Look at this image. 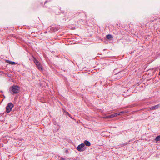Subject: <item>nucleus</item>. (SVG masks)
Segmentation results:
<instances>
[{"label":"nucleus","instance_id":"nucleus-1","mask_svg":"<svg viewBox=\"0 0 160 160\" xmlns=\"http://www.w3.org/2000/svg\"><path fill=\"white\" fill-rule=\"evenodd\" d=\"M20 87L15 85H13L11 87L9 88L10 92L12 95L17 94L18 93L19 91Z\"/></svg>","mask_w":160,"mask_h":160},{"label":"nucleus","instance_id":"nucleus-2","mask_svg":"<svg viewBox=\"0 0 160 160\" xmlns=\"http://www.w3.org/2000/svg\"><path fill=\"white\" fill-rule=\"evenodd\" d=\"M33 61L39 70L42 71L43 70V68L40 62L35 58L33 57Z\"/></svg>","mask_w":160,"mask_h":160},{"label":"nucleus","instance_id":"nucleus-3","mask_svg":"<svg viewBox=\"0 0 160 160\" xmlns=\"http://www.w3.org/2000/svg\"><path fill=\"white\" fill-rule=\"evenodd\" d=\"M13 104L11 102L8 103L6 107V112L7 113H9L12 110L13 107Z\"/></svg>","mask_w":160,"mask_h":160},{"label":"nucleus","instance_id":"nucleus-4","mask_svg":"<svg viewBox=\"0 0 160 160\" xmlns=\"http://www.w3.org/2000/svg\"><path fill=\"white\" fill-rule=\"evenodd\" d=\"M86 149L84 143H82L79 145L77 149L79 152L84 151Z\"/></svg>","mask_w":160,"mask_h":160},{"label":"nucleus","instance_id":"nucleus-5","mask_svg":"<svg viewBox=\"0 0 160 160\" xmlns=\"http://www.w3.org/2000/svg\"><path fill=\"white\" fill-rule=\"evenodd\" d=\"M118 114H118V113H116L109 115L107 116H106V118H111L117 116H118Z\"/></svg>","mask_w":160,"mask_h":160},{"label":"nucleus","instance_id":"nucleus-6","mask_svg":"<svg viewBox=\"0 0 160 160\" xmlns=\"http://www.w3.org/2000/svg\"><path fill=\"white\" fill-rule=\"evenodd\" d=\"M59 29V28L56 27H53L50 28V30L51 31L54 32L57 31Z\"/></svg>","mask_w":160,"mask_h":160},{"label":"nucleus","instance_id":"nucleus-7","mask_svg":"<svg viewBox=\"0 0 160 160\" xmlns=\"http://www.w3.org/2000/svg\"><path fill=\"white\" fill-rule=\"evenodd\" d=\"M159 107H160L159 104H158L157 105H155L154 106L151 107L150 108V109L151 110H155V109L158 108H159Z\"/></svg>","mask_w":160,"mask_h":160},{"label":"nucleus","instance_id":"nucleus-8","mask_svg":"<svg viewBox=\"0 0 160 160\" xmlns=\"http://www.w3.org/2000/svg\"><path fill=\"white\" fill-rule=\"evenodd\" d=\"M83 143L85 145H86L87 146H90L91 145L90 142L87 140L84 141Z\"/></svg>","mask_w":160,"mask_h":160},{"label":"nucleus","instance_id":"nucleus-9","mask_svg":"<svg viewBox=\"0 0 160 160\" xmlns=\"http://www.w3.org/2000/svg\"><path fill=\"white\" fill-rule=\"evenodd\" d=\"M6 62L9 64L12 65H15L16 64L15 62L13 61H11L8 60H7Z\"/></svg>","mask_w":160,"mask_h":160},{"label":"nucleus","instance_id":"nucleus-10","mask_svg":"<svg viewBox=\"0 0 160 160\" xmlns=\"http://www.w3.org/2000/svg\"><path fill=\"white\" fill-rule=\"evenodd\" d=\"M131 141V140H129L128 141V142L125 143H124L122 145V146H125V145H127L128 144H130V142Z\"/></svg>","mask_w":160,"mask_h":160},{"label":"nucleus","instance_id":"nucleus-11","mask_svg":"<svg viewBox=\"0 0 160 160\" xmlns=\"http://www.w3.org/2000/svg\"><path fill=\"white\" fill-rule=\"evenodd\" d=\"M155 140L157 142H160V135L157 136L155 139Z\"/></svg>","mask_w":160,"mask_h":160},{"label":"nucleus","instance_id":"nucleus-12","mask_svg":"<svg viewBox=\"0 0 160 160\" xmlns=\"http://www.w3.org/2000/svg\"><path fill=\"white\" fill-rule=\"evenodd\" d=\"M112 37V35L110 34H108L106 35V38L108 39H110Z\"/></svg>","mask_w":160,"mask_h":160},{"label":"nucleus","instance_id":"nucleus-13","mask_svg":"<svg viewBox=\"0 0 160 160\" xmlns=\"http://www.w3.org/2000/svg\"><path fill=\"white\" fill-rule=\"evenodd\" d=\"M125 112H124V111H122L120 112L119 113V112H117V113H118V114H119L118 115H121L123 113H125Z\"/></svg>","mask_w":160,"mask_h":160},{"label":"nucleus","instance_id":"nucleus-14","mask_svg":"<svg viewBox=\"0 0 160 160\" xmlns=\"http://www.w3.org/2000/svg\"><path fill=\"white\" fill-rule=\"evenodd\" d=\"M60 160H65V158H63V157H60Z\"/></svg>","mask_w":160,"mask_h":160},{"label":"nucleus","instance_id":"nucleus-15","mask_svg":"<svg viewBox=\"0 0 160 160\" xmlns=\"http://www.w3.org/2000/svg\"><path fill=\"white\" fill-rule=\"evenodd\" d=\"M67 115H68V116L70 117V118H72V117H71L70 114H69L68 112H67Z\"/></svg>","mask_w":160,"mask_h":160},{"label":"nucleus","instance_id":"nucleus-16","mask_svg":"<svg viewBox=\"0 0 160 160\" xmlns=\"http://www.w3.org/2000/svg\"><path fill=\"white\" fill-rule=\"evenodd\" d=\"M159 75H160V72L159 73Z\"/></svg>","mask_w":160,"mask_h":160}]
</instances>
